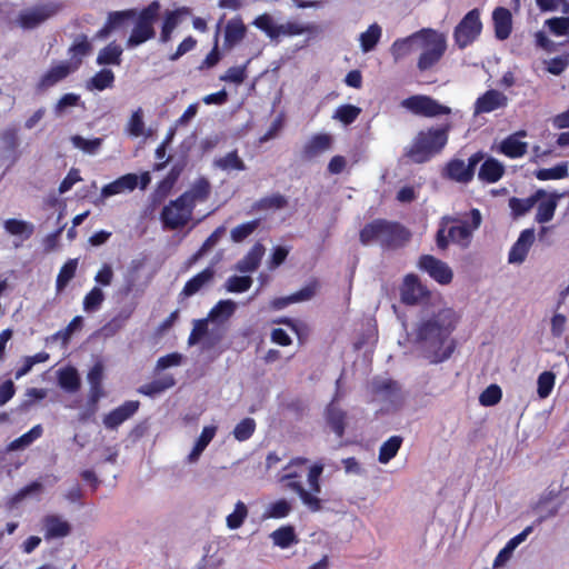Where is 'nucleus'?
Here are the masks:
<instances>
[{
	"label": "nucleus",
	"instance_id": "obj_8",
	"mask_svg": "<svg viewBox=\"0 0 569 569\" xmlns=\"http://www.w3.org/2000/svg\"><path fill=\"white\" fill-rule=\"evenodd\" d=\"M160 3L152 1L140 12L137 24L128 39V47H137L154 37L153 22L158 17Z\"/></svg>",
	"mask_w": 569,
	"mask_h": 569
},
{
	"label": "nucleus",
	"instance_id": "obj_28",
	"mask_svg": "<svg viewBox=\"0 0 569 569\" xmlns=\"http://www.w3.org/2000/svg\"><path fill=\"white\" fill-rule=\"evenodd\" d=\"M213 277H214L213 268H210V267L206 268L204 270H202L200 273L194 276L192 279H190L186 283V286L182 290V295L184 297H191V296L196 295L202 288L208 286L212 281Z\"/></svg>",
	"mask_w": 569,
	"mask_h": 569
},
{
	"label": "nucleus",
	"instance_id": "obj_31",
	"mask_svg": "<svg viewBox=\"0 0 569 569\" xmlns=\"http://www.w3.org/2000/svg\"><path fill=\"white\" fill-rule=\"evenodd\" d=\"M416 32L397 39L390 47V52L396 62L416 51Z\"/></svg>",
	"mask_w": 569,
	"mask_h": 569
},
{
	"label": "nucleus",
	"instance_id": "obj_37",
	"mask_svg": "<svg viewBox=\"0 0 569 569\" xmlns=\"http://www.w3.org/2000/svg\"><path fill=\"white\" fill-rule=\"evenodd\" d=\"M176 383V380L172 376H163L160 379L153 380L149 383H146L141 386L138 389V392L144 396L153 397L158 393L163 392L164 390L173 387Z\"/></svg>",
	"mask_w": 569,
	"mask_h": 569
},
{
	"label": "nucleus",
	"instance_id": "obj_26",
	"mask_svg": "<svg viewBox=\"0 0 569 569\" xmlns=\"http://www.w3.org/2000/svg\"><path fill=\"white\" fill-rule=\"evenodd\" d=\"M210 193V183L206 178H199L191 188L182 193L181 201H186L193 209L197 202L207 200Z\"/></svg>",
	"mask_w": 569,
	"mask_h": 569
},
{
	"label": "nucleus",
	"instance_id": "obj_46",
	"mask_svg": "<svg viewBox=\"0 0 569 569\" xmlns=\"http://www.w3.org/2000/svg\"><path fill=\"white\" fill-rule=\"evenodd\" d=\"M402 442V438L398 436H393L387 441H385L379 450V461L381 463L389 462L400 449Z\"/></svg>",
	"mask_w": 569,
	"mask_h": 569
},
{
	"label": "nucleus",
	"instance_id": "obj_29",
	"mask_svg": "<svg viewBox=\"0 0 569 569\" xmlns=\"http://www.w3.org/2000/svg\"><path fill=\"white\" fill-rule=\"evenodd\" d=\"M525 131H519L507 139H505L500 146L501 151L510 157L517 158L521 157L527 151V143L520 140V137H525Z\"/></svg>",
	"mask_w": 569,
	"mask_h": 569
},
{
	"label": "nucleus",
	"instance_id": "obj_47",
	"mask_svg": "<svg viewBox=\"0 0 569 569\" xmlns=\"http://www.w3.org/2000/svg\"><path fill=\"white\" fill-rule=\"evenodd\" d=\"M127 131L132 137H140V136L150 137L151 136L150 130L147 132L144 130L143 112H142L141 108L136 110L132 113V116L130 117L128 124H127Z\"/></svg>",
	"mask_w": 569,
	"mask_h": 569
},
{
	"label": "nucleus",
	"instance_id": "obj_56",
	"mask_svg": "<svg viewBox=\"0 0 569 569\" xmlns=\"http://www.w3.org/2000/svg\"><path fill=\"white\" fill-rule=\"evenodd\" d=\"M104 300V293L99 287H94L83 299V309L87 312L96 311Z\"/></svg>",
	"mask_w": 569,
	"mask_h": 569
},
{
	"label": "nucleus",
	"instance_id": "obj_16",
	"mask_svg": "<svg viewBox=\"0 0 569 569\" xmlns=\"http://www.w3.org/2000/svg\"><path fill=\"white\" fill-rule=\"evenodd\" d=\"M418 267L441 284H448L452 280L453 273L450 267L433 256H421Z\"/></svg>",
	"mask_w": 569,
	"mask_h": 569
},
{
	"label": "nucleus",
	"instance_id": "obj_50",
	"mask_svg": "<svg viewBox=\"0 0 569 569\" xmlns=\"http://www.w3.org/2000/svg\"><path fill=\"white\" fill-rule=\"evenodd\" d=\"M248 513V507L242 501H238L234 506V510L226 519L227 527L231 530L240 528L247 519Z\"/></svg>",
	"mask_w": 569,
	"mask_h": 569
},
{
	"label": "nucleus",
	"instance_id": "obj_23",
	"mask_svg": "<svg viewBox=\"0 0 569 569\" xmlns=\"http://www.w3.org/2000/svg\"><path fill=\"white\" fill-rule=\"evenodd\" d=\"M237 303L232 300H220L204 318L208 321L228 328L229 319L234 315Z\"/></svg>",
	"mask_w": 569,
	"mask_h": 569
},
{
	"label": "nucleus",
	"instance_id": "obj_42",
	"mask_svg": "<svg viewBox=\"0 0 569 569\" xmlns=\"http://www.w3.org/2000/svg\"><path fill=\"white\" fill-rule=\"evenodd\" d=\"M187 13H189L188 8H181L176 11H170L167 13L160 37V40L162 42H168L170 40L172 31L179 23L180 16Z\"/></svg>",
	"mask_w": 569,
	"mask_h": 569
},
{
	"label": "nucleus",
	"instance_id": "obj_12",
	"mask_svg": "<svg viewBox=\"0 0 569 569\" xmlns=\"http://www.w3.org/2000/svg\"><path fill=\"white\" fill-rule=\"evenodd\" d=\"M40 530L47 541L67 538L72 532L71 522L62 515L47 513L40 520Z\"/></svg>",
	"mask_w": 569,
	"mask_h": 569
},
{
	"label": "nucleus",
	"instance_id": "obj_9",
	"mask_svg": "<svg viewBox=\"0 0 569 569\" xmlns=\"http://www.w3.org/2000/svg\"><path fill=\"white\" fill-rule=\"evenodd\" d=\"M253 26L266 32L271 40H276L282 36H298L311 30L309 26H302L298 22L288 21L278 24L269 13L257 17L253 21Z\"/></svg>",
	"mask_w": 569,
	"mask_h": 569
},
{
	"label": "nucleus",
	"instance_id": "obj_10",
	"mask_svg": "<svg viewBox=\"0 0 569 569\" xmlns=\"http://www.w3.org/2000/svg\"><path fill=\"white\" fill-rule=\"evenodd\" d=\"M481 29L482 24L480 21L479 10L472 9L455 28L453 38L456 44L460 49H465L478 38Z\"/></svg>",
	"mask_w": 569,
	"mask_h": 569
},
{
	"label": "nucleus",
	"instance_id": "obj_58",
	"mask_svg": "<svg viewBox=\"0 0 569 569\" xmlns=\"http://www.w3.org/2000/svg\"><path fill=\"white\" fill-rule=\"evenodd\" d=\"M256 429L254 420L251 418H244L233 429V436L239 441L249 439Z\"/></svg>",
	"mask_w": 569,
	"mask_h": 569
},
{
	"label": "nucleus",
	"instance_id": "obj_57",
	"mask_svg": "<svg viewBox=\"0 0 569 569\" xmlns=\"http://www.w3.org/2000/svg\"><path fill=\"white\" fill-rule=\"evenodd\" d=\"M72 144L87 153H96L100 148L102 140L99 138L96 139H84L81 136L71 137Z\"/></svg>",
	"mask_w": 569,
	"mask_h": 569
},
{
	"label": "nucleus",
	"instance_id": "obj_34",
	"mask_svg": "<svg viewBox=\"0 0 569 569\" xmlns=\"http://www.w3.org/2000/svg\"><path fill=\"white\" fill-rule=\"evenodd\" d=\"M59 386L68 392H77L80 389V377L78 371L72 368H63L58 371Z\"/></svg>",
	"mask_w": 569,
	"mask_h": 569
},
{
	"label": "nucleus",
	"instance_id": "obj_18",
	"mask_svg": "<svg viewBox=\"0 0 569 569\" xmlns=\"http://www.w3.org/2000/svg\"><path fill=\"white\" fill-rule=\"evenodd\" d=\"M332 141V136L328 133H318L312 136L302 147L301 159L310 161L321 156L331 149Z\"/></svg>",
	"mask_w": 569,
	"mask_h": 569
},
{
	"label": "nucleus",
	"instance_id": "obj_3",
	"mask_svg": "<svg viewBox=\"0 0 569 569\" xmlns=\"http://www.w3.org/2000/svg\"><path fill=\"white\" fill-rule=\"evenodd\" d=\"M410 231L398 222L376 219L367 223L360 231L359 238L363 246L373 243L382 249H398L410 240Z\"/></svg>",
	"mask_w": 569,
	"mask_h": 569
},
{
	"label": "nucleus",
	"instance_id": "obj_40",
	"mask_svg": "<svg viewBox=\"0 0 569 569\" xmlns=\"http://www.w3.org/2000/svg\"><path fill=\"white\" fill-rule=\"evenodd\" d=\"M270 538L274 546L288 548L298 542L297 535L292 526L281 527L270 533Z\"/></svg>",
	"mask_w": 569,
	"mask_h": 569
},
{
	"label": "nucleus",
	"instance_id": "obj_14",
	"mask_svg": "<svg viewBox=\"0 0 569 569\" xmlns=\"http://www.w3.org/2000/svg\"><path fill=\"white\" fill-rule=\"evenodd\" d=\"M61 9L59 3L49 2L26 9L19 14V23L24 29H33L57 14Z\"/></svg>",
	"mask_w": 569,
	"mask_h": 569
},
{
	"label": "nucleus",
	"instance_id": "obj_1",
	"mask_svg": "<svg viewBox=\"0 0 569 569\" xmlns=\"http://www.w3.org/2000/svg\"><path fill=\"white\" fill-rule=\"evenodd\" d=\"M458 319L452 309H441L437 313L420 318L407 339L417 345L422 356L431 363L442 362L449 359L455 350L450 335Z\"/></svg>",
	"mask_w": 569,
	"mask_h": 569
},
{
	"label": "nucleus",
	"instance_id": "obj_48",
	"mask_svg": "<svg viewBox=\"0 0 569 569\" xmlns=\"http://www.w3.org/2000/svg\"><path fill=\"white\" fill-rule=\"evenodd\" d=\"M114 80V74L109 69H102L98 73H96L87 83V88L89 90H104L112 86Z\"/></svg>",
	"mask_w": 569,
	"mask_h": 569
},
{
	"label": "nucleus",
	"instance_id": "obj_64",
	"mask_svg": "<svg viewBox=\"0 0 569 569\" xmlns=\"http://www.w3.org/2000/svg\"><path fill=\"white\" fill-rule=\"evenodd\" d=\"M360 109L358 107L346 104L337 109L335 118L341 122L349 124L359 116Z\"/></svg>",
	"mask_w": 569,
	"mask_h": 569
},
{
	"label": "nucleus",
	"instance_id": "obj_30",
	"mask_svg": "<svg viewBox=\"0 0 569 569\" xmlns=\"http://www.w3.org/2000/svg\"><path fill=\"white\" fill-rule=\"evenodd\" d=\"M264 254V247L261 243H256L247 256L237 263V270L240 272L254 271Z\"/></svg>",
	"mask_w": 569,
	"mask_h": 569
},
{
	"label": "nucleus",
	"instance_id": "obj_32",
	"mask_svg": "<svg viewBox=\"0 0 569 569\" xmlns=\"http://www.w3.org/2000/svg\"><path fill=\"white\" fill-rule=\"evenodd\" d=\"M216 431H217V427H214V426H208L202 429L200 437L196 441L193 449L191 450V452L189 453V456L187 458L189 463H194L199 460L203 450L207 448V446L213 439Z\"/></svg>",
	"mask_w": 569,
	"mask_h": 569
},
{
	"label": "nucleus",
	"instance_id": "obj_35",
	"mask_svg": "<svg viewBox=\"0 0 569 569\" xmlns=\"http://www.w3.org/2000/svg\"><path fill=\"white\" fill-rule=\"evenodd\" d=\"M381 34L382 29L378 23L370 24L368 29L359 36L361 51L363 53L372 51L378 44Z\"/></svg>",
	"mask_w": 569,
	"mask_h": 569
},
{
	"label": "nucleus",
	"instance_id": "obj_4",
	"mask_svg": "<svg viewBox=\"0 0 569 569\" xmlns=\"http://www.w3.org/2000/svg\"><path fill=\"white\" fill-rule=\"evenodd\" d=\"M449 129L445 126L419 131L406 149L405 157L418 164L429 161L447 144Z\"/></svg>",
	"mask_w": 569,
	"mask_h": 569
},
{
	"label": "nucleus",
	"instance_id": "obj_33",
	"mask_svg": "<svg viewBox=\"0 0 569 569\" xmlns=\"http://www.w3.org/2000/svg\"><path fill=\"white\" fill-rule=\"evenodd\" d=\"M545 196V190H538L533 196L526 199L511 198L509 200V207L516 217H520L530 211L533 206Z\"/></svg>",
	"mask_w": 569,
	"mask_h": 569
},
{
	"label": "nucleus",
	"instance_id": "obj_21",
	"mask_svg": "<svg viewBox=\"0 0 569 569\" xmlns=\"http://www.w3.org/2000/svg\"><path fill=\"white\" fill-rule=\"evenodd\" d=\"M138 186V176L134 173L124 174L111 183L104 186L101 190V200L109 197L133 191Z\"/></svg>",
	"mask_w": 569,
	"mask_h": 569
},
{
	"label": "nucleus",
	"instance_id": "obj_7",
	"mask_svg": "<svg viewBox=\"0 0 569 569\" xmlns=\"http://www.w3.org/2000/svg\"><path fill=\"white\" fill-rule=\"evenodd\" d=\"M456 221L452 218H445L440 229L437 232L436 242L438 248L447 249L449 242L460 246L462 249L469 247L472 238V233L481 224V214L479 210L473 209L471 211V224L461 222L460 224H453L446 227L448 222Z\"/></svg>",
	"mask_w": 569,
	"mask_h": 569
},
{
	"label": "nucleus",
	"instance_id": "obj_59",
	"mask_svg": "<svg viewBox=\"0 0 569 569\" xmlns=\"http://www.w3.org/2000/svg\"><path fill=\"white\" fill-rule=\"evenodd\" d=\"M259 226V220L248 221L246 223L239 224L231 230V239L234 242H241L247 237H249Z\"/></svg>",
	"mask_w": 569,
	"mask_h": 569
},
{
	"label": "nucleus",
	"instance_id": "obj_19",
	"mask_svg": "<svg viewBox=\"0 0 569 569\" xmlns=\"http://www.w3.org/2000/svg\"><path fill=\"white\" fill-rule=\"evenodd\" d=\"M375 399L390 405L400 401V389L398 385L389 379H376L372 382Z\"/></svg>",
	"mask_w": 569,
	"mask_h": 569
},
{
	"label": "nucleus",
	"instance_id": "obj_22",
	"mask_svg": "<svg viewBox=\"0 0 569 569\" xmlns=\"http://www.w3.org/2000/svg\"><path fill=\"white\" fill-rule=\"evenodd\" d=\"M535 240L533 229H526L520 233L517 242L513 244L509 252L510 263H522L528 254L530 247Z\"/></svg>",
	"mask_w": 569,
	"mask_h": 569
},
{
	"label": "nucleus",
	"instance_id": "obj_53",
	"mask_svg": "<svg viewBox=\"0 0 569 569\" xmlns=\"http://www.w3.org/2000/svg\"><path fill=\"white\" fill-rule=\"evenodd\" d=\"M226 228L223 226L218 227L202 243L201 248L192 256L191 262L199 260L203 254L211 250L219 242Z\"/></svg>",
	"mask_w": 569,
	"mask_h": 569
},
{
	"label": "nucleus",
	"instance_id": "obj_62",
	"mask_svg": "<svg viewBox=\"0 0 569 569\" xmlns=\"http://www.w3.org/2000/svg\"><path fill=\"white\" fill-rule=\"evenodd\" d=\"M501 399V389L497 385H490L479 397L482 406L489 407L497 405Z\"/></svg>",
	"mask_w": 569,
	"mask_h": 569
},
{
	"label": "nucleus",
	"instance_id": "obj_20",
	"mask_svg": "<svg viewBox=\"0 0 569 569\" xmlns=\"http://www.w3.org/2000/svg\"><path fill=\"white\" fill-rule=\"evenodd\" d=\"M80 66V60H74L72 62H61L54 67H52L48 72H46L39 83L41 89H48L54 86L57 82L64 79L70 72L77 70Z\"/></svg>",
	"mask_w": 569,
	"mask_h": 569
},
{
	"label": "nucleus",
	"instance_id": "obj_24",
	"mask_svg": "<svg viewBox=\"0 0 569 569\" xmlns=\"http://www.w3.org/2000/svg\"><path fill=\"white\" fill-rule=\"evenodd\" d=\"M508 98L500 91L489 90L476 101L475 113L491 112L507 104Z\"/></svg>",
	"mask_w": 569,
	"mask_h": 569
},
{
	"label": "nucleus",
	"instance_id": "obj_15",
	"mask_svg": "<svg viewBox=\"0 0 569 569\" xmlns=\"http://www.w3.org/2000/svg\"><path fill=\"white\" fill-rule=\"evenodd\" d=\"M429 296V291L416 274H407L400 287V299L405 305L413 306L422 302Z\"/></svg>",
	"mask_w": 569,
	"mask_h": 569
},
{
	"label": "nucleus",
	"instance_id": "obj_6",
	"mask_svg": "<svg viewBox=\"0 0 569 569\" xmlns=\"http://www.w3.org/2000/svg\"><path fill=\"white\" fill-rule=\"evenodd\" d=\"M226 333L227 327L217 326L204 318L198 319L193 321L188 345H199L201 352L208 353L211 359H214L222 352L220 345Z\"/></svg>",
	"mask_w": 569,
	"mask_h": 569
},
{
	"label": "nucleus",
	"instance_id": "obj_49",
	"mask_svg": "<svg viewBox=\"0 0 569 569\" xmlns=\"http://www.w3.org/2000/svg\"><path fill=\"white\" fill-rule=\"evenodd\" d=\"M122 49L116 43H110L103 48L97 58L98 64H120Z\"/></svg>",
	"mask_w": 569,
	"mask_h": 569
},
{
	"label": "nucleus",
	"instance_id": "obj_36",
	"mask_svg": "<svg viewBox=\"0 0 569 569\" xmlns=\"http://www.w3.org/2000/svg\"><path fill=\"white\" fill-rule=\"evenodd\" d=\"M293 507L287 499H279L266 506L262 518L263 519H281L287 517Z\"/></svg>",
	"mask_w": 569,
	"mask_h": 569
},
{
	"label": "nucleus",
	"instance_id": "obj_55",
	"mask_svg": "<svg viewBox=\"0 0 569 569\" xmlns=\"http://www.w3.org/2000/svg\"><path fill=\"white\" fill-rule=\"evenodd\" d=\"M78 266L77 259H70L67 261L57 278V289L58 291L62 290L67 283L74 277L76 270Z\"/></svg>",
	"mask_w": 569,
	"mask_h": 569
},
{
	"label": "nucleus",
	"instance_id": "obj_27",
	"mask_svg": "<svg viewBox=\"0 0 569 569\" xmlns=\"http://www.w3.org/2000/svg\"><path fill=\"white\" fill-rule=\"evenodd\" d=\"M495 33L499 40H505L511 32V13L508 9L497 8L493 11Z\"/></svg>",
	"mask_w": 569,
	"mask_h": 569
},
{
	"label": "nucleus",
	"instance_id": "obj_38",
	"mask_svg": "<svg viewBox=\"0 0 569 569\" xmlns=\"http://www.w3.org/2000/svg\"><path fill=\"white\" fill-rule=\"evenodd\" d=\"M505 171L503 166L495 160V159H488L486 160L479 170V178L487 182H496L499 180Z\"/></svg>",
	"mask_w": 569,
	"mask_h": 569
},
{
	"label": "nucleus",
	"instance_id": "obj_39",
	"mask_svg": "<svg viewBox=\"0 0 569 569\" xmlns=\"http://www.w3.org/2000/svg\"><path fill=\"white\" fill-rule=\"evenodd\" d=\"M346 412L338 408L335 403L329 405L327 409V422L338 437H342L345 432Z\"/></svg>",
	"mask_w": 569,
	"mask_h": 569
},
{
	"label": "nucleus",
	"instance_id": "obj_60",
	"mask_svg": "<svg viewBox=\"0 0 569 569\" xmlns=\"http://www.w3.org/2000/svg\"><path fill=\"white\" fill-rule=\"evenodd\" d=\"M69 51L76 60L81 61L82 58L91 51V44L89 43L87 36H78Z\"/></svg>",
	"mask_w": 569,
	"mask_h": 569
},
{
	"label": "nucleus",
	"instance_id": "obj_11",
	"mask_svg": "<svg viewBox=\"0 0 569 569\" xmlns=\"http://www.w3.org/2000/svg\"><path fill=\"white\" fill-rule=\"evenodd\" d=\"M193 209L186 201H181V197L177 198L164 206L161 211V220L169 229H178L184 227L192 217Z\"/></svg>",
	"mask_w": 569,
	"mask_h": 569
},
{
	"label": "nucleus",
	"instance_id": "obj_44",
	"mask_svg": "<svg viewBox=\"0 0 569 569\" xmlns=\"http://www.w3.org/2000/svg\"><path fill=\"white\" fill-rule=\"evenodd\" d=\"M214 167L223 170V171H231V170H238L242 171L246 169V164L237 154L236 151H231L227 153L223 157L217 158L213 161Z\"/></svg>",
	"mask_w": 569,
	"mask_h": 569
},
{
	"label": "nucleus",
	"instance_id": "obj_13",
	"mask_svg": "<svg viewBox=\"0 0 569 569\" xmlns=\"http://www.w3.org/2000/svg\"><path fill=\"white\" fill-rule=\"evenodd\" d=\"M401 106L416 114L425 117H436L439 114L450 113V108L438 103L436 100L427 96L409 97L402 100Z\"/></svg>",
	"mask_w": 569,
	"mask_h": 569
},
{
	"label": "nucleus",
	"instance_id": "obj_2",
	"mask_svg": "<svg viewBox=\"0 0 569 569\" xmlns=\"http://www.w3.org/2000/svg\"><path fill=\"white\" fill-rule=\"evenodd\" d=\"M307 462L308 459L302 457L292 458L283 467V473L279 477V482L283 485L284 490L296 493L308 510L318 512L322 509V499L319 498V493L321 492L320 477L325 466L317 462L308 468V488H305L300 478Z\"/></svg>",
	"mask_w": 569,
	"mask_h": 569
},
{
	"label": "nucleus",
	"instance_id": "obj_52",
	"mask_svg": "<svg viewBox=\"0 0 569 569\" xmlns=\"http://www.w3.org/2000/svg\"><path fill=\"white\" fill-rule=\"evenodd\" d=\"M136 14L134 10L117 11L110 13L107 24L97 33L98 38H106L110 31L118 26L122 20L131 18Z\"/></svg>",
	"mask_w": 569,
	"mask_h": 569
},
{
	"label": "nucleus",
	"instance_id": "obj_41",
	"mask_svg": "<svg viewBox=\"0 0 569 569\" xmlns=\"http://www.w3.org/2000/svg\"><path fill=\"white\" fill-rule=\"evenodd\" d=\"M3 144V150L8 154H14L13 160L18 159L17 150L20 146L19 130L16 127H9L4 129L0 136Z\"/></svg>",
	"mask_w": 569,
	"mask_h": 569
},
{
	"label": "nucleus",
	"instance_id": "obj_5",
	"mask_svg": "<svg viewBox=\"0 0 569 569\" xmlns=\"http://www.w3.org/2000/svg\"><path fill=\"white\" fill-rule=\"evenodd\" d=\"M416 49L420 51L417 68L420 71L430 70L447 50V36L432 28H422L416 31Z\"/></svg>",
	"mask_w": 569,
	"mask_h": 569
},
{
	"label": "nucleus",
	"instance_id": "obj_61",
	"mask_svg": "<svg viewBox=\"0 0 569 569\" xmlns=\"http://www.w3.org/2000/svg\"><path fill=\"white\" fill-rule=\"evenodd\" d=\"M252 284V279L249 276L230 277L226 282V289L228 292H244Z\"/></svg>",
	"mask_w": 569,
	"mask_h": 569
},
{
	"label": "nucleus",
	"instance_id": "obj_17",
	"mask_svg": "<svg viewBox=\"0 0 569 569\" xmlns=\"http://www.w3.org/2000/svg\"><path fill=\"white\" fill-rule=\"evenodd\" d=\"M481 159L482 156L477 153L469 158L468 163L459 159H453L447 164L446 174L457 182H469L473 177L476 166Z\"/></svg>",
	"mask_w": 569,
	"mask_h": 569
},
{
	"label": "nucleus",
	"instance_id": "obj_25",
	"mask_svg": "<svg viewBox=\"0 0 569 569\" xmlns=\"http://www.w3.org/2000/svg\"><path fill=\"white\" fill-rule=\"evenodd\" d=\"M139 408L138 401H127L116 408L103 418V425L108 429H116L123 421L129 419Z\"/></svg>",
	"mask_w": 569,
	"mask_h": 569
},
{
	"label": "nucleus",
	"instance_id": "obj_45",
	"mask_svg": "<svg viewBox=\"0 0 569 569\" xmlns=\"http://www.w3.org/2000/svg\"><path fill=\"white\" fill-rule=\"evenodd\" d=\"M246 34V27L240 20H230L224 30V40L228 44L233 46L240 42Z\"/></svg>",
	"mask_w": 569,
	"mask_h": 569
},
{
	"label": "nucleus",
	"instance_id": "obj_63",
	"mask_svg": "<svg viewBox=\"0 0 569 569\" xmlns=\"http://www.w3.org/2000/svg\"><path fill=\"white\" fill-rule=\"evenodd\" d=\"M555 385V375L550 371H545L538 377V395L540 398H547Z\"/></svg>",
	"mask_w": 569,
	"mask_h": 569
},
{
	"label": "nucleus",
	"instance_id": "obj_54",
	"mask_svg": "<svg viewBox=\"0 0 569 569\" xmlns=\"http://www.w3.org/2000/svg\"><path fill=\"white\" fill-rule=\"evenodd\" d=\"M41 433L42 428L40 425L33 427L30 431L13 440L9 445V450H20L30 446L36 439H38L41 436Z\"/></svg>",
	"mask_w": 569,
	"mask_h": 569
},
{
	"label": "nucleus",
	"instance_id": "obj_43",
	"mask_svg": "<svg viewBox=\"0 0 569 569\" xmlns=\"http://www.w3.org/2000/svg\"><path fill=\"white\" fill-rule=\"evenodd\" d=\"M3 227L6 231L12 236H20L28 239L33 233L34 227L23 220L8 219L4 221Z\"/></svg>",
	"mask_w": 569,
	"mask_h": 569
},
{
	"label": "nucleus",
	"instance_id": "obj_51",
	"mask_svg": "<svg viewBox=\"0 0 569 569\" xmlns=\"http://www.w3.org/2000/svg\"><path fill=\"white\" fill-rule=\"evenodd\" d=\"M556 208L557 199L555 197H549L548 199L542 200L538 204L536 220L540 223L550 221L553 218Z\"/></svg>",
	"mask_w": 569,
	"mask_h": 569
}]
</instances>
